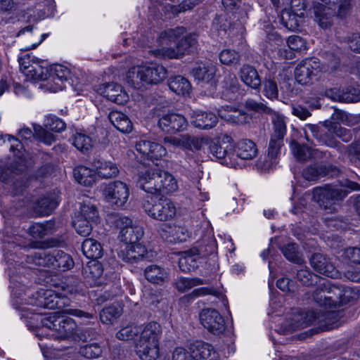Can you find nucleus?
<instances>
[{
	"label": "nucleus",
	"mask_w": 360,
	"mask_h": 360,
	"mask_svg": "<svg viewBox=\"0 0 360 360\" xmlns=\"http://www.w3.org/2000/svg\"><path fill=\"white\" fill-rule=\"evenodd\" d=\"M326 174V167L318 165H310L302 171V176L307 181H316Z\"/></svg>",
	"instance_id": "44"
},
{
	"label": "nucleus",
	"mask_w": 360,
	"mask_h": 360,
	"mask_svg": "<svg viewBox=\"0 0 360 360\" xmlns=\"http://www.w3.org/2000/svg\"><path fill=\"white\" fill-rule=\"evenodd\" d=\"M210 152L212 155L224 164L229 165L228 159L234 156V145L232 138L228 134H224L219 138L217 143L210 146Z\"/></svg>",
	"instance_id": "16"
},
{
	"label": "nucleus",
	"mask_w": 360,
	"mask_h": 360,
	"mask_svg": "<svg viewBox=\"0 0 360 360\" xmlns=\"http://www.w3.org/2000/svg\"><path fill=\"white\" fill-rule=\"evenodd\" d=\"M188 349L195 360H219L214 347L207 342L196 341L191 344Z\"/></svg>",
	"instance_id": "22"
},
{
	"label": "nucleus",
	"mask_w": 360,
	"mask_h": 360,
	"mask_svg": "<svg viewBox=\"0 0 360 360\" xmlns=\"http://www.w3.org/2000/svg\"><path fill=\"white\" fill-rule=\"evenodd\" d=\"M44 124L46 129L56 132H60L65 129V122L56 116L46 117Z\"/></svg>",
	"instance_id": "57"
},
{
	"label": "nucleus",
	"mask_w": 360,
	"mask_h": 360,
	"mask_svg": "<svg viewBox=\"0 0 360 360\" xmlns=\"http://www.w3.org/2000/svg\"><path fill=\"white\" fill-rule=\"evenodd\" d=\"M315 21L323 29L330 27L335 15H338V6L318 4L314 7Z\"/></svg>",
	"instance_id": "20"
},
{
	"label": "nucleus",
	"mask_w": 360,
	"mask_h": 360,
	"mask_svg": "<svg viewBox=\"0 0 360 360\" xmlns=\"http://www.w3.org/2000/svg\"><path fill=\"white\" fill-rule=\"evenodd\" d=\"M187 121L181 115L167 113L162 115L158 121L160 129L168 134H174L186 129Z\"/></svg>",
	"instance_id": "19"
},
{
	"label": "nucleus",
	"mask_w": 360,
	"mask_h": 360,
	"mask_svg": "<svg viewBox=\"0 0 360 360\" xmlns=\"http://www.w3.org/2000/svg\"><path fill=\"white\" fill-rule=\"evenodd\" d=\"M172 360H195L191 350L183 347H176L172 353Z\"/></svg>",
	"instance_id": "64"
},
{
	"label": "nucleus",
	"mask_w": 360,
	"mask_h": 360,
	"mask_svg": "<svg viewBox=\"0 0 360 360\" xmlns=\"http://www.w3.org/2000/svg\"><path fill=\"white\" fill-rule=\"evenodd\" d=\"M282 252L287 259L296 264H302L303 258L297 251V246L294 243H288L282 248Z\"/></svg>",
	"instance_id": "47"
},
{
	"label": "nucleus",
	"mask_w": 360,
	"mask_h": 360,
	"mask_svg": "<svg viewBox=\"0 0 360 360\" xmlns=\"http://www.w3.org/2000/svg\"><path fill=\"white\" fill-rule=\"evenodd\" d=\"M245 106L248 110L259 113H271L272 110L267 107L264 103L257 102L253 99H248L245 101Z\"/></svg>",
	"instance_id": "60"
},
{
	"label": "nucleus",
	"mask_w": 360,
	"mask_h": 360,
	"mask_svg": "<svg viewBox=\"0 0 360 360\" xmlns=\"http://www.w3.org/2000/svg\"><path fill=\"white\" fill-rule=\"evenodd\" d=\"M140 337L135 344L136 352L141 360H156L160 353L162 327L156 321H150L141 328Z\"/></svg>",
	"instance_id": "5"
},
{
	"label": "nucleus",
	"mask_w": 360,
	"mask_h": 360,
	"mask_svg": "<svg viewBox=\"0 0 360 360\" xmlns=\"http://www.w3.org/2000/svg\"><path fill=\"white\" fill-rule=\"evenodd\" d=\"M143 208L149 217L159 221L172 219L177 212L175 203L163 197L147 196L143 201Z\"/></svg>",
	"instance_id": "10"
},
{
	"label": "nucleus",
	"mask_w": 360,
	"mask_h": 360,
	"mask_svg": "<svg viewBox=\"0 0 360 360\" xmlns=\"http://www.w3.org/2000/svg\"><path fill=\"white\" fill-rule=\"evenodd\" d=\"M271 122L273 124V131L269 141V148L272 152L277 150L280 147L281 142L286 134V123L284 117L278 112L271 110Z\"/></svg>",
	"instance_id": "17"
},
{
	"label": "nucleus",
	"mask_w": 360,
	"mask_h": 360,
	"mask_svg": "<svg viewBox=\"0 0 360 360\" xmlns=\"http://www.w3.org/2000/svg\"><path fill=\"white\" fill-rule=\"evenodd\" d=\"M218 122L217 116L211 112L201 110L193 111L191 117V124L200 129H210L213 128Z\"/></svg>",
	"instance_id": "24"
},
{
	"label": "nucleus",
	"mask_w": 360,
	"mask_h": 360,
	"mask_svg": "<svg viewBox=\"0 0 360 360\" xmlns=\"http://www.w3.org/2000/svg\"><path fill=\"white\" fill-rule=\"evenodd\" d=\"M332 315V313H316L315 311H307L304 316V321L301 324L304 328L311 324H318L325 327L327 324L326 320Z\"/></svg>",
	"instance_id": "41"
},
{
	"label": "nucleus",
	"mask_w": 360,
	"mask_h": 360,
	"mask_svg": "<svg viewBox=\"0 0 360 360\" xmlns=\"http://www.w3.org/2000/svg\"><path fill=\"white\" fill-rule=\"evenodd\" d=\"M167 76V71L164 66L152 63L149 65L134 66L129 69L126 81L133 88L141 89L147 85L162 82Z\"/></svg>",
	"instance_id": "6"
},
{
	"label": "nucleus",
	"mask_w": 360,
	"mask_h": 360,
	"mask_svg": "<svg viewBox=\"0 0 360 360\" xmlns=\"http://www.w3.org/2000/svg\"><path fill=\"white\" fill-rule=\"evenodd\" d=\"M219 60L222 64L226 65H235L240 61V55L233 49H224L219 54Z\"/></svg>",
	"instance_id": "53"
},
{
	"label": "nucleus",
	"mask_w": 360,
	"mask_h": 360,
	"mask_svg": "<svg viewBox=\"0 0 360 360\" xmlns=\"http://www.w3.org/2000/svg\"><path fill=\"white\" fill-rule=\"evenodd\" d=\"M135 148L138 153L146 158L152 161H159V163H155L157 167L160 165L163 168L167 166V162L161 160L167 155V150L162 145L142 137L136 141Z\"/></svg>",
	"instance_id": "13"
},
{
	"label": "nucleus",
	"mask_w": 360,
	"mask_h": 360,
	"mask_svg": "<svg viewBox=\"0 0 360 360\" xmlns=\"http://www.w3.org/2000/svg\"><path fill=\"white\" fill-rule=\"evenodd\" d=\"M94 164L98 175L102 178H113L119 173L117 165L112 162L97 160L94 161Z\"/></svg>",
	"instance_id": "36"
},
{
	"label": "nucleus",
	"mask_w": 360,
	"mask_h": 360,
	"mask_svg": "<svg viewBox=\"0 0 360 360\" xmlns=\"http://www.w3.org/2000/svg\"><path fill=\"white\" fill-rule=\"evenodd\" d=\"M144 276L151 283L162 285L169 281V273L162 266L150 264L144 269Z\"/></svg>",
	"instance_id": "26"
},
{
	"label": "nucleus",
	"mask_w": 360,
	"mask_h": 360,
	"mask_svg": "<svg viewBox=\"0 0 360 360\" xmlns=\"http://www.w3.org/2000/svg\"><path fill=\"white\" fill-rule=\"evenodd\" d=\"M58 197L50 195L42 197L35 203L34 212L39 215H49L58 206Z\"/></svg>",
	"instance_id": "33"
},
{
	"label": "nucleus",
	"mask_w": 360,
	"mask_h": 360,
	"mask_svg": "<svg viewBox=\"0 0 360 360\" xmlns=\"http://www.w3.org/2000/svg\"><path fill=\"white\" fill-rule=\"evenodd\" d=\"M34 136L46 145H51L55 141L54 136L39 126L34 128Z\"/></svg>",
	"instance_id": "63"
},
{
	"label": "nucleus",
	"mask_w": 360,
	"mask_h": 360,
	"mask_svg": "<svg viewBox=\"0 0 360 360\" xmlns=\"http://www.w3.org/2000/svg\"><path fill=\"white\" fill-rule=\"evenodd\" d=\"M325 67L316 58H306L297 64L295 70V78L301 85H307L316 79L319 74L325 72Z\"/></svg>",
	"instance_id": "11"
},
{
	"label": "nucleus",
	"mask_w": 360,
	"mask_h": 360,
	"mask_svg": "<svg viewBox=\"0 0 360 360\" xmlns=\"http://www.w3.org/2000/svg\"><path fill=\"white\" fill-rule=\"evenodd\" d=\"M201 324L214 335H220L225 330V322L221 314L215 309H202L199 315Z\"/></svg>",
	"instance_id": "14"
},
{
	"label": "nucleus",
	"mask_w": 360,
	"mask_h": 360,
	"mask_svg": "<svg viewBox=\"0 0 360 360\" xmlns=\"http://www.w3.org/2000/svg\"><path fill=\"white\" fill-rule=\"evenodd\" d=\"M85 274L87 277L91 278L95 283L103 274L102 265L96 261L92 262L86 269Z\"/></svg>",
	"instance_id": "59"
},
{
	"label": "nucleus",
	"mask_w": 360,
	"mask_h": 360,
	"mask_svg": "<svg viewBox=\"0 0 360 360\" xmlns=\"http://www.w3.org/2000/svg\"><path fill=\"white\" fill-rule=\"evenodd\" d=\"M297 0H291L290 8L284 9L281 14L282 24L289 30L294 31L299 27L300 19L304 16V12L297 13L295 3ZM300 1V0H298Z\"/></svg>",
	"instance_id": "25"
},
{
	"label": "nucleus",
	"mask_w": 360,
	"mask_h": 360,
	"mask_svg": "<svg viewBox=\"0 0 360 360\" xmlns=\"http://www.w3.org/2000/svg\"><path fill=\"white\" fill-rule=\"evenodd\" d=\"M160 39L162 43L165 41L167 43V41L174 43V48L171 47L164 50L163 55L169 58H178L188 53L197 43L195 34H186L183 27L169 29L161 32Z\"/></svg>",
	"instance_id": "7"
},
{
	"label": "nucleus",
	"mask_w": 360,
	"mask_h": 360,
	"mask_svg": "<svg viewBox=\"0 0 360 360\" xmlns=\"http://www.w3.org/2000/svg\"><path fill=\"white\" fill-rule=\"evenodd\" d=\"M168 86L171 91L179 96L188 95L191 91L190 82L181 75L169 78Z\"/></svg>",
	"instance_id": "32"
},
{
	"label": "nucleus",
	"mask_w": 360,
	"mask_h": 360,
	"mask_svg": "<svg viewBox=\"0 0 360 360\" xmlns=\"http://www.w3.org/2000/svg\"><path fill=\"white\" fill-rule=\"evenodd\" d=\"M19 65L26 80L44 82L41 86L51 92L63 89L65 87V83L71 75L67 67L59 64L48 66L44 61L36 60L34 56L30 54L20 58Z\"/></svg>",
	"instance_id": "1"
},
{
	"label": "nucleus",
	"mask_w": 360,
	"mask_h": 360,
	"mask_svg": "<svg viewBox=\"0 0 360 360\" xmlns=\"http://www.w3.org/2000/svg\"><path fill=\"white\" fill-rule=\"evenodd\" d=\"M122 309L119 304H112L102 309L100 319L105 324H112L122 314Z\"/></svg>",
	"instance_id": "40"
},
{
	"label": "nucleus",
	"mask_w": 360,
	"mask_h": 360,
	"mask_svg": "<svg viewBox=\"0 0 360 360\" xmlns=\"http://www.w3.org/2000/svg\"><path fill=\"white\" fill-rule=\"evenodd\" d=\"M312 296L321 306L336 307L357 299L358 292L355 289L339 283L323 281L318 285Z\"/></svg>",
	"instance_id": "2"
},
{
	"label": "nucleus",
	"mask_w": 360,
	"mask_h": 360,
	"mask_svg": "<svg viewBox=\"0 0 360 360\" xmlns=\"http://www.w3.org/2000/svg\"><path fill=\"white\" fill-rule=\"evenodd\" d=\"M183 147L189 150H200L202 147V141L201 139L190 136H182Z\"/></svg>",
	"instance_id": "61"
},
{
	"label": "nucleus",
	"mask_w": 360,
	"mask_h": 360,
	"mask_svg": "<svg viewBox=\"0 0 360 360\" xmlns=\"http://www.w3.org/2000/svg\"><path fill=\"white\" fill-rule=\"evenodd\" d=\"M257 154L256 144L250 139H243L236 146V155L243 160H252Z\"/></svg>",
	"instance_id": "34"
},
{
	"label": "nucleus",
	"mask_w": 360,
	"mask_h": 360,
	"mask_svg": "<svg viewBox=\"0 0 360 360\" xmlns=\"http://www.w3.org/2000/svg\"><path fill=\"white\" fill-rule=\"evenodd\" d=\"M143 235V230L141 226L133 224L127 229L120 231L119 238L125 243L138 242Z\"/></svg>",
	"instance_id": "39"
},
{
	"label": "nucleus",
	"mask_w": 360,
	"mask_h": 360,
	"mask_svg": "<svg viewBox=\"0 0 360 360\" xmlns=\"http://www.w3.org/2000/svg\"><path fill=\"white\" fill-rule=\"evenodd\" d=\"M104 200L112 207H122L129 197V186L121 181H115L104 186L102 189Z\"/></svg>",
	"instance_id": "12"
},
{
	"label": "nucleus",
	"mask_w": 360,
	"mask_h": 360,
	"mask_svg": "<svg viewBox=\"0 0 360 360\" xmlns=\"http://www.w3.org/2000/svg\"><path fill=\"white\" fill-rule=\"evenodd\" d=\"M72 143L79 150L82 152H87L93 146L91 137L81 132H77L73 135Z\"/></svg>",
	"instance_id": "43"
},
{
	"label": "nucleus",
	"mask_w": 360,
	"mask_h": 360,
	"mask_svg": "<svg viewBox=\"0 0 360 360\" xmlns=\"http://www.w3.org/2000/svg\"><path fill=\"white\" fill-rule=\"evenodd\" d=\"M217 68L212 62L198 63L191 70L193 77L206 83L211 82L216 73Z\"/></svg>",
	"instance_id": "28"
},
{
	"label": "nucleus",
	"mask_w": 360,
	"mask_h": 360,
	"mask_svg": "<svg viewBox=\"0 0 360 360\" xmlns=\"http://www.w3.org/2000/svg\"><path fill=\"white\" fill-rule=\"evenodd\" d=\"M324 125L328 128V131L340 137L343 141L347 142L352 139L349 131L342 127L338 124H331L330 122L326 121Z\"/></svg>",
	"instance_id": "54"
},
{
	"label": "nucleus",
	"mask_w": 360,
	"mask_h": 360,
	"mask_svg": "<svg viewBox=\"0 0 360 360\" xmlns=\"http://www.w3.org/2000/svg\"><path fill=\"white\" fill-rule=\"evenodd\" d=\"M141 331V327L129 325L122 328L117 333L116 337L120 340H129L134 339Z\"/></svg>",
	"instance_id": "52"
},
{
	"label": "nucleus",
	"mask_w": 360,
	"mask_h": 360,
	"mask_svg": "<svg viewBox=\"0 0 360 360\" xmlns=\"http://www.w3.org/2000/svg\"><path fill=\"white\" fill-rule=\"evenodd\" d=\"M74 177L79 184L90 186L95 182L96 173L86 167L78 166L74 169Z\"/></svg>",
	"instance_id": "37"
},
{
	"label": "nucleus",
	"mask_w": 360,
	"mask_h": 360,
	"mask_svg": "<svg viewBox=\"0 0 360 360\" xmlns=\"http://www.w3.org/2000/svg\"><path fill=\"white\" fill-rule=\"evenodd\" d=\"M108 119L112 124L122 133H129L132 130V123L129 118L124 113L117 110L111 111Z\"/></svg>",
	"instance_id": "31"
},
{
	"label": "nucleus",
	"mask_w": 360,
	"mask_h": 360,
	"mask_svg": "<svg viewBox=\"0 0 360 360\" xmlns=\"http://www.w3.org/2000/svg\"><path fill=\"white\" fill-rule=\"evenodd\" d=\"M67 314L87 319L93 317V314L79 309H63L54 311L42 318L41 324L43 327L53 330V333L51 335L54 336L55 338L60 340L68 338L73 333L76 328V323Z\"/></svg>",
	"instance_id": "3"
},
{
	"label": "nucleus",
	"mask_w": 360,
	"mask_h": 360,
	"mask_svg": "<svg viewBox=\"0 0 360 360\" xmlns=\"http://www.w3.org/2000/svg\"><path fill=\"white\" fill-rule=\"evenodd\" d=\"M147 250L140 243H125L124 248L119 252V257L129 263H136L147 257Z\"/></svg>",
	"instance_id": "21"
},
{
	"label": "nucleus",
	"mask_w": 360,
	"mask_h": 360,
	"mask_svg": "<svg viewBox=\"0 0 360 360\" xmlns=\"http://www.w3.org/2000/svg\"><path fill=\"white\" fill-rule=\"evenodd\" d=\"M51 224L46 223L44 224H34L29 228V233L34 238L41 239L43 238L50 231Z\"/></svg>",
	"instance_id": "56"
},
{
	"label": "nucleus",
	"mask_w": 360,
	"mask_h": 360,
	"mask_svg": "<svg viewBox=\"0 0 360 360\" xmlns=\"http://www.w3.org/2000/svg\"><path fill=\"white\" fill-rule=\"evenodd\" d=\"M202 279L199 278H179L176 281V286L179 291L186 292L192 288L204 284Z\"/></svg>",
	"instance_id": "46"
},
{
	"label": "nucleus",
	"mask_w": 360,
	"mask_h": 360,
	"mask_svg": "<svg viewBox=\"0 0 360 360\" xmlns=\"http://www.w3.org/2000/svg\"><path fill=\"white\" fill-rule=\"evenodd\" d=\"M79 353L85 358L96 359L101 355L102 349L97 343H92L81 347Z\"/></svg>",
	"instance_id": "55"
},
{
	"label": "nucleus",
	"mask_w": 360,
	"mask_h": 360,
	"mask_svg": "<svg viewBox=\"0 0 360 360\" xmlns=\"http://www.w3.org/2000/svg\"><path fill=\"white\" fill-rule=\"evenodd\" d=\"M200 250L197 248H193L181 253L179 259V266L184 272H190L198 266Z\"/></svg>",
	"instance_id": "30"
},
{
	"label": "nucleus",
	"mask_w": 360,
	"mask_h": 360,
	"mask_svg": "<svg viewBox=\"0 0 360 360\" xmlns=\"http://www.w3.org/2000/svg\"><path fill=\"white\" fill-rule=\"evenodd\" d=\"M36 305L49 309H62L69 304L68 298L61 297L59 292L53 290H42L38 292Z\"/></svg>",
	"instance_id": "15"
},
{
	"label": "nucleus",
	"mask_w": 360,
	"mask_h": 360,
	"mask_svg": "<svg viewBox=\"0 0 360 360\" xmlns=\"http://www.w3.org/2000/svg\"><path fill=\"white\" fill-rule=\"evenodd\" d=\"M99 91L108 100L117 104H124L129 98L122 86L116 83L103 84L100 86Z\"/></svg>",
	"instance_id": "23"
},
{
	"label": "nucleus",
	"mask_w": 360,
	"mask_h": 360,
	"mask_svg": "<svg viewBox=\"0 0 360 360\" xmlns=\"http://www.w3.org/2000/svg\"><path fill=\"white\" fill-rule=\"evenodd\" d=\"M290 146L293 155L299 161L304 162L317 156V150L305 145H300L295 141L291 142Z\"/></svg>",
	"instance_id": "38"
},
{
	"label": "nucleus",
	"mask_w": 360,
	"mask_h": 360,
	"mask_svg": "<svg viewBox=\"0 0 360 360\" xmlns=\"http://www.w3.org/2000/svg\"><path fill=\"white\" fill-rule=\"evenodd\" d=\"M297 279L305 285H311L316 283L318 276L307 269H301L297 273Z\"/></svg>",
	"instance_id": "58"
},
{
	"label": "nucleus",
	"mask_w": 360,
	"mask_h": 360,
	"mask_svg": "<svg viewBox=\"0 0 360 360\" xmlns=\"http://www.w3.org/2000/svg\"><path fill=\"white\" fill-rule=\"evenodd\" d=\"M218 115L224 120L237 124H243L249 122L252 117L243 110H233L230 106H226L218 110Z\"/></svg>",
	"instance_id": "27"
},
{
	"label": "nucleus",
	"mask_w": 360,
	"mask_h": 360,
	"mask_svg": "<svg viewBox=\"0 0 360 360\" xmlns=\"http://www.w3.org/2000/svg\"><path fill=\"white\" fill-rule=\"evenodd\" d=\"M169 233L171 240L174 242H184L190 237V232L182 226L174 225L169 227Z\"/></svg>",
	"instance_id": "51"
},
{
	"label": "nucleus",
	"mask_w": 360,
	"mask_h": 360,
	"mask_svg": "<svg viewBox=\"0 0 360 360\" xmlns=\"http://www.w3.org/2000/svg\"><path fill=\"white\" fill-rule=\"evenodd\" d=\"M82 250L87 258L93 259L101 257L103 251L101 243L93 238H87L84 240Z\"/></svg>",
	"instance_id": "35"
},
{
	"label": "nucleus",
	"mask_w": 360,
	"mask_h": 360,
	"mask_svg": "<svg viewBox=\"0 0 360 360\" xmlns=\"http://www.w3.org/2000/svg\"><path fill=\"white\" fill-rule=\"evenodd\" d=\"M240 80L252 89H259L262 81L257 70L252 65H243L238 72Z\"/></svg>",
	"instance_id": "29"
},
{
	"label": "nucleus",
	"mask_w": 360,
	"mask_h": 360,
	"mask_svg": "<svg viewBox=\"0 0 360 360\" xmlns=\"http://www.w3.org/2000/svg\"><path fill=\"white\" fill-rule=\"evenodd\" d=\"M322 4L333 6H338V15L340 18L345 17L351 8V0H321Z\"/></svg>",
	"instance_id": "48"
},
{
	"label": "nucleus",
	"mask_w": 360,
	"mask_h": 360,
	"mask_svg": "<svg viewBox=\"0 0 360 360\" xmlns=\"http://www.w3.org/2000/svg\"><path fill=\"white\" fill-rule=\"evenodd\" d=\"M25 166L20 164L18 167L8 166L7 164H0V181H6L12 178L14 174L22 172Z\"/></svg>",
	"instance_id": "50"
},
{
	"label": "nucleus",
	"mask_w": 360,
	"mask_h": 360,
	"mask_svg": "<svg viewBox=\"0 0 360 360\" xmlns=\"http://www.w3.org/2000/svg\"><path fill=\"white\" fill-rule=\"evenodd\" d=\"M77 215L96 222L98 218V212L96 207L88 200L80 204L79 210Z\"/></svg>",
	"instance_id": "42"
},
{
	"label": "nucleus",
	"mask_w": 360,
	"mask_h": 360,
	"mask_svg": "<svg viewBox=\"0 0 360 360\" xmlns=\"http://www.w3.org/2000/svg\"><path fill=\"white\" fill-rule=\"evenodd\" d=\"M27 262L36 266L51 267L63 271L70 269L74 265L72 257L60 250H41L27 256Z\"/></svg>",
	"instance_id": "8"
},
{
	"label": "nucleus",
	"mask_w": 360,
	"mask_h": 360,
	"mask_svg": "<svg viewBox=\"0 0 360 360\" xmlns=\"http://www.w3.org/2000/svg\"><path fill=\"white\" fill-rule=\"evenodd\" d=\"M311 267L318 273L328 277L336 278L340 276L330 259L321 253H315L310 258Z\"/></svg>",
	"instance_id": "18"
},
{
	"label": "nucleus",
	"mask_w": 360,
	"mask_h": 360,
	"mask_svg": "<svg viewBox=\"0 0 360 360\" xmlns=\"http://www.w3.org/2000/svg\"><path fill=\"white\" fill-rule=\"evenodd\" d=\"M263 94L270 100L277 99L278 89L276 82L271 77H266L263 81Z\"/></svg>",
	"instance_id": "45"
},
{
	"label": "nucleus",
	"mask_w": 360,
	"mask_h": 360,
	"mask_svg": "<svg viewBox=\"0 0 360 360\" xmlns=\"http://www.w3.org/2000/svg\"><path fill=\"white\" fill-rule=\"evenodd\" d=\"M345 187L354 191L360 190V185L353 181H347L345 186L342 187L327 185L324 187L314 188L312 199L321 207L328 209L337 201L342 200L347 196L348 191Z\"/></svg>",
	"instance_id": "9"
},
{
	"label": "nucleus",
	"mask_w": 360,
	"mask_h": 360,
	"mask_svg": "<svg viewBox=\"0 0 360 360\" xmlns=\"http://www.w3.org/2000/svg\"><path fill=\"white\" fill-rule=\"evenodd\" d=\"M92 223L94 222L85 219L76 215L73 221V226L75 227L78 234L82 236H86L89 235L91 231Z\"/></svg>",
	"instance_id": "49"
},
{
	"label": "nucleus",
	"mask_w": 360,
	"mask_h": 360,
	"mask_svg": "<svg viewBox=\"0 0 360 360\" xmlns=\"http://www.w3.org/2000/svg\"><path fill=\"white\" fill-rule=\"evenodd\" d=\"M288 47L295 51H301L307 49L305 41L300 36L293 35L288 38Z\"/></svg>",
	"instance_id": "62"
},
{
	"label": "nucleus",
	"mask_w": 360,
	"mask_h": 360,
	"mask_svg": "<svg viewBox=\"0 0 360 360\" xmlns=\"http://www.w3.org/2000/svg\"><path fill=\"white\" fill-rule=\"evenodd\" d=\"M141 188L150 194H171L178 190L176 178L160 169H150L142 172L139 178Z\"/></svg>",
	"instance_id": "4"
}]
</instances>
